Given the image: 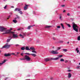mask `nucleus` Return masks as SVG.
Wrapping results in <instances>:
<instances>
[{
    "instance_id": "f257e3e1",
    "label": "nucleus",
    "mask_w": 80,
    "mask_h": 80,
    "mask_svg": "<svg viewBox=\"0 0 80 80\" xmlns=\"http://www.w3.org/2000/svg\"><path fill=\"white\" fill-rule=\"evenodd\" d=\"M12 28H11L10 29L8 30L7 28L2 26H0V32H5L2 33V35L4 34H11L12 32H12L11 30H12Z\"/></svg>"
},
{
    "instance_id": "f03ea898",
    "label": "nucleus",
    "mask_w": 80,
    "mask_h": 80,
    "mask_svg": "<svg viewBox=\"0 0 80 80\" xmlns=\"http://www.w3.org/2000/svg\"><path fill=\"white\" fill-rule=\"evenodd\" d=\"M72 28H73V30L76 31V32H78V26L74 22H72Z\"/></svg>"
},
{
    "instance_id": "7ed1b4c3",
    "label": "nucleus",
    "mask_w": 80,
    "mask_h": 80,
    "mask_svg": "<svg viewBox=\"0 0 80 80\" xmlns=\"http://www.w3.org/2000/svg\"><path fill=\"white\" fill-rule=\"evenodd\" d=\"M13 45V44L8 45V43H6L4 46H3L1 48H6V49H8L10 47V46Z\"/></svg>"
},
{
    "instance_id": "20e7f679",
    "label": "nucleus",
    "mask_w": 80,
    "mask_h": 80,
    "mask_svg": "<svg viewBox=\"0 0 80 80\" xmlns=\"http://www.w3.org/2000/svg\"><path fill=\"white\" fill-rule=\"evenodd\" d=\"M14 12H18V13L21 15L23 14V12L21 11V9L19 8H17L15 9Z\"/></svg>"
},
{
    "instance_id": "39448f33",
    "label": "nucleus",
    "mask_w": 80,
    "mask_h": 80,
    "mask_svg": "<svg viewBox=\"0 0 80 80\" xmlns=\"http://www.w3.org/2000/svg\"><path fill=\"white\" fill-rule=\"evenodd\" d=\"M12 35V38H18V36L17 34L15 33V32H12V33L11 34Z\"/></svg>"
},
{
    "instance_id": "423d86ee",
    "label": "nucleus",
    "mask_w": 80,
    "mask_h": 80,
    "mask_svg": "<svg viewBox=\"0 0 80 80\" xmlns=\"http://www.w3.org/2000/svg\"><path fill=\"white\" fill-rule=\"evenodd\" d=\"M24 58L25 60H26L27 61H28V62H29V61H30V60H31V58H30L27 55H26L25 56Z\"/></svg>"
},
{
    "instance_id": "0eeeda50",
    "label": "nucleus",
    "mask_w": 80,
    "mask_h": 80,
    "mask_svg": "<svg viewBox=\"0 0 80 80\" xmlns=\"http://www.w3.org/2000/svg\"><path fill=\"white\" fill-rule=\"evenodd\" d=\"M20 18V17L19 16H17V18H14V19L12 20L13 22L15 23H16L17 22V20H19Z\"/></svg>"
},
{
    "instance_id": "6e6552de",
    "label": "nucleus",
    "mask_w": 80,
    "mask_h": 80,
    "mask_svg": "<svg viewBox=\"0 0 80 80\" xmlns=\"http://www.w3.org/2000/svg\"><path fill=\"white\" fill-rule=\"evenodd\" d=\"M63 57V55H59L58 56V57H57L55 58H52L51 59L53 60H57L58 59H59V58H61V57Z\"/></svg>"
},
{
    "instance_id": "1a4fd4ad",
    "label": "nucleus",
    "mask_w": 80,
    "mask_h": 80,
    "mask_svg": "<svg viewBox=\"0 0 80 80\" xmlns=\"http://www.w3.org/2000/svg\"><path fill=\"white\" fill-rule=\"evenodd\" d=\"M51 52V53H52V54H57L58 53V52H57V51L56 50H52L51 52Z\"/></svg>"
},
{
    "instance_id": "9d476101",
    "label": "nucleus",
    "mask_w": 80,
    "mask_h": 80,
    "mask_svg": "<svg viewBox=\"0 0 80 80\" xmlns=\"http://www.w3.org/2000/svg\"><path fill=\"white\" fill-rule=\"evenodd\" d=\"M26 33H27V32H22V34H20V37H22V38H24V36H26Z\"/></svg>"
},
{
    "instance_id": "9b49d317",
    "label": "nucleus",
    "mask_w": 80,
    "mask_h": 80,
    "mask_svg": "<svg viewBox=\"0 0 80 80\" xmlns=\"http://www.w3.org/2000/svg\"><path fill=\"white\" fill-rule=\"evenodd\" d=\"M29 5L25 4V6L24 7V10H27L28 9V7H29Z\"/></svg>"
},
{
    "instance_id": "f8f14e48",
    "label": "nucleus",
    "mask_w": 80,
    "mask_h": 80,
    "mask_svg": "<svg viewBox=\"0 0 80 80\" xmlns=\"http://www.w3.org/2000/svg\"><path fill=\"white\" fill-rule=\"evenodd\" d=\"M34 26H35V25L29 26L28 27L27 29H28V30H30L31 27H33Z\"/></svg>"
},
{
    "instance_id": "ddd939ff",
    "label": "nucleus",
    "mask_w": 80,
    "mask_h": 80,
    "mask_svg": "<svg viewBox=\"0 0 80 80\" xmlns=\"http://www.w3.org/2000/svg\"><path fill=\"white\" fill-rule=\"evenodd\" d=\"M4 57H10V56H11V54H10V53H5L4 54Z\"/></svg>"
},
{
    "instance_id": "4468645a",
    "label": "nucleus",
    "mask_w": 80,
    "mask_h": 80,
    "mask_svg": "<svg viewBox=\"0 0 80 80\" xmlns=\"http://www.w3.org/2000/svg\"><path fill=\"white\" fill-rule=\"evenodd\" d=\"M10 39H8L7 41V43H9V42H10V40L12 39V37L11 36H10Z\"/></svg>"
},
{
    "instance_id": "2eb2a0df",
    "label": "nucleus",
    "mask_w": 80,
    "mask_h": 80,
    "mask_svg": "<svg viewBox=\"0 0 80 80\" xmlns=\"http://www.w3.org/2000/svg\"><path fill=\"white\" fill-rule=\"evenodd\" d=\"M52 58L51 59L47 58L46 59H45V62H48L49 61H50V60H52Z\"/></svg>"
},
{
    "instance_id": "dca6fc26",
    "label": "nucleus",
    "mask_w": 80,
    "mask_h": 80,
    "mask_svg": "<svg viewBox=\"0 0 80 80\" xmlns=\"http://www.w3.org/2000/svg\"><path fill=\"white\" fill-rule=\"evenodd\" d=\"M25 49H26V50H30V49L29 48V47L28 46H25Z\"/></svg>"
},
{
    "instance_id": "f3484780",
    "label": "nucleus",
    "mask_w": 80,
    "mask_h": 80,
    "mask_svg": "<svg viewBox=\"0 0 80 80\" xmlns=\"http://www.w3.org/2000/svg\"><path fill=\"white\" fill-rule=\"evenodd\" d=\"M68 78H71V77H72V74H71V73H68Z\"/></svg>"
},
{
    "instance_id": "a211bd4d",
    "label": "nucleus",
    "mask_w": 80,
    "mask_h": 80,
    "mask_svg": "<svg viewBox=\"0 0 80 80\" xmlns=\"http://www.w3.org/2000/svg\"><path fill=\"white\" fill-rule=\"evenodd\" d=\"M30 50H36V49L33 47H31L30 48Z\"/></svg>"
},
{
    "instance_id": "6ab92c4d",
    "label": "nucleus",
    "mask_w": 80,
    "mask_h": 80,
    "mask_svg": "<svg viewBox=\"0 0 80 80\" xmlns=\"http://www.w3.org/2000/svg\"><path fill=\"white\" fill-rule=\"evenodd\" d=\"M60 25L62 28V29H65V28H64V25H63V23H61L60 24Z\"/></svg>"
},
{
    "instance_id": "aec40b11",
    "label": "nucleus",
    "mask_w": 80,
    "mask_h": 80,
    "mask_svg": "<svg viewBox=\"0 0 80 80\" xmlns=\"http://www.w3.org/2000/svg\"><path fill=\"white\" fill-rule=\"evenodd\" d=\"M21 50H25V46L24 47H22L21 48Z\"/></svg>"
},
{
    "instance_id": "412c9836",
    "label": "nucleus",
    "mask_w": 80,
    "mask_h": 80,
    "mask_svg": "<svg viewBox=\"0 0 80 80\" xmlns=\"http://www.w3.org/2000/svg\"><path fill=\"white\" fill-rule=\"evenodd\" d=\"M31 55H32V56H33V57H36L37 56V55L35 54L34 53H32V54H31Z\"/></svg>"
},
{
    "instance_id": "4be33fe9",
    "label": "nucleus",
    "mask_w": 80,
    "mask_h": 80,
    "mask_svg": "<svg viewBox=\"0 0 80 80\" xmlns=\"http://www.w3.org/2000/svg\"><path fill=\"white\" fill-rule=\"evenodd\" d=\"M10 17H11L10 15L9 16H8V18H6L5 20L7 21V20H8V19H9V18H10Z\"/></svg>"
},
{
    "instance_id": "5701e85b",
    "label": "nucleus",
    "mask_w": 80,
    "mask_h": 80,
    "mask_svg": "<svg viewBox=\"0 0 80 80\" xmlns=\"http://www.w3.org/2000/svg\"><path fill=\"white\" fill-rule=\"evenodd\" d=\"M66 24L67 25V26H68V27H69V28H70V27H71V26L69 24H67V23H66Z\"/></svg>"
},
{
    "instance_id": "b1692460",
    "label": "nucleus",
    "mask_w": 80,
    "mask_h": 80,
    "mask_svg": "<svg viewBox=\"0 0 80 80\" xmlns=\"http://www.w3.org/2000/svg\"><path fill=\"white\" fill-rule=\"evenodd\" d=\"M19 6H22L23 5V3H20L18 4Z\"/></svg>"
},
{
    "instance_id": "393cba45",
    "label": "nucleus",
    "mask_w": 80,
    "mask_h": 80,
    "mask_svg": "<svg viewBox=\"0 0 80 80\" xmlns=\"http://www.w3.org/2000/svg\"><path fill=\"white\" fill-rule=\"evenodd\" d=\"M77 39L78 40V41H80V36H79L78 37Z\"/></svg>"
},
{
    "instance_id": "a878e982",
    "label": "nucleus",
    "mask_w": 80,
    "mask_h": 80,
    "mask_svg": "<svg viewBox=\"0 0 80 80\" xmlns=\"http://www.w3.org/2000/svg\"><path fill=\"white\" fill-rule=\"evenodd\" d=\"M60 61L61 62H64V59H63V58H61L60 60Z\"/></svg>"
},
{
    "instance_id": "bb28decb",
    "label": "nucleus",
    "mask_w": 80,
    "mask_h": 80,
    "mask_svg": "<svg viewBox=\"0 0 80 80\" xmlns=\"http://www.w3.org/2000/svg\"><path fill=\"white\" fill-rule=\"evenodd\" d=\"M32 52L33 53H37V52L35 50H32Z\"/></svg>"
},
{
    "instance_id": "cd10ccee",
    "label": "nucleus",
    "mask_w": 80,
    "mask_h": 80,
    "mask_svg": "<svg viewBox=\"0 0 80 80\" xmlns=\"http://www.w3.org/2000/svg\"><path fill=\"white\" fill-rule=\"evenodd\" d=\"M50 27H52V26H47L46 27V28H50Z\"/></svg>"
},
{
    "instance_id": "c85d7f7f",
    "label": "nucleus",
    "mask_w": 80,
    "mask_h": 80,
    "mask_svg": "<svg viewBox=\"0 0 80 80\" xmlns=\"http://www.w3.org/2000/svg\"><path fill=\"white\" fill-rule=\"evenodd\" d=\"M25 54H26V55H31V54H30V53H26Z\"/></svg>"
},
{
    "instance_id": "c756f323",
    "label": "nucleus",
    "mask_w": 80,
    "mask_h": 80,
    "mask_svg": "<svg viewBox=\"0 0 80 80\" xmlns=\"http://www.w3.org/2000/svg\"><path fill=\"white\" fill-rule=\"evenodd\" d=\"M61 28V27L60 26H57V28Z\"/></svg>"
},
{
    "instance_id": "7c9ffc66",
    "label": "nucleus",
    "mask_w": 80,
    "mask_h": 80,
    "mask_svg": "<svg viewBox=\"0 0 80 80\" xmlns=\"http://www.w3.org/2000/svg\"><path fill=\"white\" fill-rule=\"evenodd\" d=\"M5 62H6V60H4V61L2 62V63H5Z\"/></svg>"
},
{
    "instance_id": "2f4dec72",
    "label": "nucleus",
    "mask_w": 80,
    "mask_h": 80,
    "mask_svg": "<svg viewBox=\"0 0 80 80\" xmlns=\"http://www.w3.org/2000/svg\"><path fill=\"white\" fill-rule=\"evenodd\" d=\"M57 50H60V48H61L60 47H57Z\"/></svg>"
},
{
    "instance_id": "473e14b6",
    "label": "nucleus",
    "mask_w": 80,
    "mask_h": 80,
    "mask_svg": "<svg viewBox=\"0 0 80 80\" xmlns=\"http://www.w3.org/2000/svg\"><path fill=\"white\" fill-rule=\"evenodd\" d=\"M7 5H6L4 7V9H6V8H7Z\"/></svg>"
},
{
    "instance_id": "72a5a7b5",
    "label": "nucleus",
    "mask_w": 80,
    "mask_h": 80,
    "mask_svg": "<svg viewBox=\"0 0 80 80\" xmlns=\"http://www.w3.org/2000/svg\"><path fill=\"white\" fill-rule=\"evenodd\" d=\"M14 46H15L16 47H18V46H19V45H18V44H15L14 45Z\"/></svg>"
},
{
    "instance_id": "f704fd0d",
    "label": "nucleus",
    "mask_w": 80,
    "mask_h": 80,
    "mask_svg": "<svg viewBox=\"0 0 80 80\" xmlns=\"http://www.w3.org/2000/svg\"><path fill=\"white\" fill-rule=\"evenodd\" d=\"M33 14L34 15H36V13H35V11H33Z\"/></svg>"
},
{
    "instance_id": "c9c22d12",
    "label": "nucleus",
    "mask_w": 80,
    "mask_h": 80,
    "mask_svg": "<svg viewBox=\"0 0 80 80\" xmlns=\"http://www.w3.org/2000/svg\"><path fill=\"white\" fill-rule=\"evenodd\" d=\"M80 66H78L76 68H77V69H78L79 68H80Z\"/></svg>"
},
{
    "instance_id": "e433bc0d",
    "label": "nucleus",
    "mask_w": 80,
    "mask_h": 80,
    "mask_svg": "<svg viewBox=\"0 0 80 80\" xmlns=\"http://www.w3.org/2000/svg\"><path fill=\"white\" fill-rule=\"evenodd\" d=\"M11 55H14L15 56H17V55H15V53H11Z\"/></svg>"
},
{
    "instance_id": "4c0bfd02",
    "label": "nucleus",
    "mask_w": 80,
    "mask_h": 80,
    "mask_svg": "<svg viewBox=\"0 0 80 80\" xmlns=\"http://www.w3.org/2000/svg\"><path fill=\"white\" fill-rule=\"evenodd\" d=\"M67 15L68 16H70V13H68L67 14Z\"/></svg>"
},
{
    "instance_id": "58836bf2",
    "label": "nucleus",
    "mask_w": 80,
    "mask_h": 80,
    "mask_svg": "<svg viewBox=\"0 0 80 80\" xmlns=\"http://www.w3.org/2000/svg\"><path fill=\"white\" fill-rule=\"evenodd\" d=\"M61 6L62 7H65V5H61Z\"/></svg>"
},
{
    "instance_id": "ea45409f",
    "label": "nucleus",
    "mask_w": 80,
    "mask_h": 80,
    "mask_svg": "<svg viewBox=\"0 0 80 80\" xmlns=\"http://www.w3.org/2000/svg\"><path fill=\"white\" fill-rule=\"evenodd\" d=\"M20 60H25V58H21L20 59Z\"/></svg>"
},
{
    "instance_id": "a19ab883",
    "label": "nucleus",
    "mask_w": 80,
    "mask_h": 80,
    "mask_svg": "<svg viewBox=\"0 0 80 80\" xmlns=\"http://www.w3.org/2000/svg\"><path fill=\"white\" fill-rule=\"evenodd\" d=\"M67 51V50H63V53H65V52H66Z\"/></svg>"
},
{
    "instance_id": "79ce46f5",
    "label": "nucleus",
    "mask_w": 80,
    "mask_h": 80,
    "mask_svg": "<svg viewBox=\"0 0 80 80\" xmlns=\"http://www.w3.org/2000/svg\"><path fill=\"white\" fill-rule=\"evenodd\" d=\"M59 43H63V41H59Z\"/></svg>"
},
{
    "instance_id": "37998d69",
    "label": "nucleus",
    "mask_w": 80,
    "mask_h": 80,
    "mask_svg": "<svg viewBox=\"0 0 80 80\" xmlns=\"http://www.w3.org/2000/svg\"><path fill=\"white\" fill-rule=\"evenodd\" d=\"M71 19L72 21H73L74 20V19L73 18H71Z\"/></svg>"
},
{
    "instance_id": "c03bdc74",
    "label": "nucleus",
    "mask_w": 80,
    "mask_h": 80,
    "mask_svg": "<svg viewBox=\"0 0 80 80\" xmlns=\"http://www.w3.org/2000/svg\"><path fill=\"white\" fill-rule=\"evenodd\" d=\"M52 39L53 40H55V37H53L52 38Z\"/></svg>"
},
{
    "instance_id": "a18cd8bd",
    "label": "nucleus",
    "mask_w": 80,
    "mask_h": 80,
    "mask_svg": "<svg viewBox=\"0 0 80 80\" xmlns=\"http://www.w3.org/2000/svg\"><path fill=\"white\" fill-rule=\"evenodd\" d=\"M21 30V28H19L18 29V31H19V30Z\"/></svg>"
},
{
    "instance_id": "49530a36",
    "label": "nucleus",
    "mask_w": 80,
    "mask_h": 80,
    "mask_svg": "<svg viewBox=\"0 0 80 80\" xmlns=\"http://www.w3.org/2000/svg\"><path fill=\"white\" fill-rule=\"evenodd\" d=\"M65 63H67V62H68V61L66 60V61H65Z\"/></svg>"
},
{
    "instance_id": "de8ad7c7",
    "label": "nucleus",
    "mask_w": 80,
    "mask_h": 80,
    "mask_svg": "<svg viewBox=\"0 0 80 80\" xmlns=\"http://www.w3.org/2000/svg\"><path fill=\"white\" fill-rule=\"evenodd\" d=\"M66 11H65V10H64V11H63V13H65V12H66Z\"/></svg>"
},
{
    "instance_id": "09e8293b",
    "label": "nucleus",
    "mask_w": 80,
    "mask_h": 80,
    "mask_svg": "<svg viewBox=\"0 0 80 80\" xmlns=\"http://www.w3.org/2000/svg\"><path fill=\"white\" fill-rule=\"evenodd\" d=\"M77 8H80V6H77Z\"/></svg>"
},
{
    "instance_id": "8fccbe9b",
    "label": "nucleus",
    "mask_w": 80,
    "mask_h": 80,
    "mask_svg": "<svg viewBox=\"0 0 80 80\" xmlns=\"http://www.w3.org/2000/svg\"><path fill=\"white\" fill-rule=\"evenodd\" d=\"M78 48H77L75 50H78Z\"/></svg>"
},
{
    "instance_id": "3c124183",
    "label": "nucleus",
    "mask_w": 80,
    "mask_h": 80,
    "mask_svg": "<svg viewBox=\"0 0 80 80\" xmlns=\"http://www.w3.org/2000/svg\"><path fill=\"white\" fill-rule=\"evenodd\" d=\"M61 18H62V16H60L59 17V19H61Z\"/></svg>"
},
{
    "instance_id": "603ef678",
    "label": "nucleus",
    "mask_w": 80,
    "mask_h": 80,
    "mask_svg": "<svg viewBox=\"0 0 80 80\" xmlns=\"http://www.w3.org/2000/svg\"><path fill=\"white\" fill-rule=\"evenodd\" d=\"M2 64H3V63H0V65H2Z\"/></svg>"
},
{
    "instance_id": "864d4df0",
    "label": "nucleus",
    "mask_w": 80,
    "mask_h": 80,
    "mask_svg": "<svg viewBox=\"0 0 80 80\" xmlns=\"http://www.w3.org/2000/svg\"><path fill=\"white\" fill-rule=\"evenodd\" d=\"M63 50H67V49H63Z\"/></svg>"
},
{
    "instance_id": "5fc2aeb1",
    "label": "nucleus",
    "mask_w": 80,
    "mask_h": 80,
    "mask_svg": "<svg viewBox=\"0 0 80 80\" xmlns=\"http://www.w3.org/2000/svg\"><path fill=\"white\" fill-rule=\"evenodd\" d=\"M68 72H71V70H69L68 71Z\"/></svg>"
},
{
    "instance_id": "6e6d98bb",
    "label": "nucleus",
    "mask_w": 80,
    "mask_h": 80,
    "mask_svg": "<svg viewBox=\"0 0 80 80\" xmlns=\"http://www.w3.org/2000/svg\"><path fill=\"white\" fill-rule=\"evenodd\" d=\"M11 8H14V7L13 6H12Z\"/></svg>"
},
{
    "instance_id": "4d7b16f0",
    "label": "nucleus",
    "mask_w": 80,
    "mask_h": 80,
    "mask_svg": "<svg viewBox=\"0 0 80 80\" xmlns=\"http://www.w3.org/2000/svg\"><path fill=\"white\" fill-rule=\"evenodd\" d=\"M65 0H62V2H65Z\"/></svg>"
},
{
    "instance_id": "13d9d810",
    "label": "nucleus",
    "mask_w": 80,
    "mask_h": 80,
    "mask_svg": "<svg viewBox=\"0 0 80 80\" xmlns=\"http://www.w3.org/2000/svg\"><path fill=\"white\" fill-rule=\"evenodd\" d=\"M19 54V52H17V55H18Z\"/></svg>"
},
{
    "instance_id": "bf43d9fd",
    "label": "nucleus",
    "mask_w": 80,
    "mask_h": 80,
    "mask_svg": "<svg viewBox=\"0 0 80 80\" xmlns=\"http://www.w3.org/2000/svg\"><path fill=\"white\" fill-rule=\"evenodd\" d=\"M77 53H78L79 52V50H77Z\"/></svg>"
},
{
    "instance_id": "052dcab7",
    "label": "nucleus",
    "mask_w": 80,
    "mask_h": 80,
    "mask_svg": "<svg viewBox=\"0 0 80 80\" xmlns=\"http://www.w3.org/2000/svg\"><path fill=\"white\" fill-rule=\"evenodd\" d=\"M55 12L57 13V12H58V11H56Z\"/></svg>"
},
{
    "instance_id": "680f3d73",
    "label": "nucleus",
    "mask_w": 80,
    "mask_h": 80,
    "mask_svg": "<svg viewBox=\"0 0 80 80\" xmlns=\"http://www.w3.org/2000/svg\"><path fill=\"white\" fill-rule=\"evenodd\" d=\"M21 55L22 56H23V54H22V53H21Z\"/></svg>"
},
{
    "instance_id": "e2e57ef3",
    "label": "nucleus",
    "mask_w": 80,
    "mask_h": 80,
    "mask_svg": "<svg viewBox=\"0 0 80 80\" xmlns=\"http://www.w3.org/2000/svg\"><path fill=\"white\" fill-rule=\"evenodd\" d=\"M35 31H36V32H37V30L36 29V30H35Z\"/></svg>"
},
{
    "instance_id": "0e129e2a",
    "label": "nucleus",
    "mask_w": 80,
    "mask_h": 80,
    "mask_svg": "<svg viewBox=\"0 0 80 80\" xmlns=\"http://www.w3.org/2000/svg\"><path fill=\"white\" fill-rule=\"evenodd\" d=\"M10 14L11 15H12V13H10Z\"/></svg>"
},
{
    "instance_id": "69168bd1",
    "label": "nucleus",
    "mask_w": 80,
    "mask_h": 80,
    "mask_svg": "<svg viewBox=\"0 0 80 80\" xmlns=\"http://www.w3.org/2000/svg\"><path fill=\"white\" fill-rule=\"evenodd\" d=\"M68 43H69V42H68Z\"/></svg>"
},
{
    "instance_id": "338daca9",
    "label": "nucleus",
    "mask_w": 80,
    "mask_h": 80,
    "mask_svg": "<svg viewBox=\"0 0 80 80\" xmlns=\"http://www.w3.org/2000/svg\"><path fill=\"white\" fill-rule=\"evenodd\" d=\"M1 52H2V51L0 50V53H1Z\"/></svg>"
},
{
    "instance_id": "774afa93",
    "label": "nucleus",
    "mask_w": 80,
    "mask_h": 80,
    "mask_svg": "<svg viewBox=\"0 0 80 80\" xmlns=\"http://www.w3.org/2000/svg\"><path fill=\"white\" fill-rule=\"evenodd\" d=\"M52 78H51V80H52Z\"/></svg>"
}]
</instances>
